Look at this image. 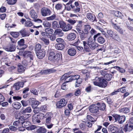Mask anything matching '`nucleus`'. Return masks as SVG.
Wrapping results in <instances>:
<instances>
[{
	"instance_id": "nucleus-1",
	"label": "nucleus",
	"mask_w": 133,
	"mask_h": 133,
	"mask_svg": "<svg viewBox=\"0 0 133 133\" xmlns=\"http://www.w3.org/2000/svg\"><path fill=\"white\" fill-rule=\"evenodd\" d=\"M97 35H94L93 37L94 39L91 37H89L88 39V44L90 48L92 49H95L96 46L95 41L96 40Z\"/></svg>"
},
{
	"instance_id": "nucleus-2",
	"label": "nucleus",
	"mask_w": 133,
	"mask_h": 133,
	"mask_svg": "<svg viewBox=\"0 0 133 133\" xmlns=\"http://www.w3.org/2000/svg\"><path fill=\"white\" fill-rule=\"evenodd\" d=\"M60 58L59 54L57 53L55 55L54 52L52 51L50 53L48 59L50 61H52L55 63H57L59 60Z\"/></svg>"
},
{
	"instance_id": "nucleus-3",
	"label": "nucleus",
	"mask_w": 133,
	"mask_h": 133,
	"mask_svg": "<svg viewBox=\"0 0 133 133\" xmlns=\"http://www.w3.org/2000/svg\"><path fill=\"white\" fill-rule=\"evenodd\" d=\"M112 116L115 119V121L117 122L120 124H122L125 120L126 117L124 116L113 114Z\"/></svg>"
},
{
	"instance_id": "nucleus-4",
	"label": "nucleus",
	"mask_w": 133,
	"mask_h": 133,
	"mask_svg": "<svg viewBox=\"0 0 133 133\" xmlns=\"http://www.w3.org/2000/svg\"><path fill=\"white\" fill-rule=\"evenodd\" d=\"M99 107L97 104H93L89 107L90 112L92 113L97 115L99 113Z\"/></svg>"
},
{
	"instance_id": "nucleus-5",
	"label": "nucleus",
	"mask_w": 133,
	"mask_h": 133,
	"mask_svg": "<svg viewBox=\"0 0 133 133\" xmlns=\"http://www.w3.org/2000/svg\"><path fill=\"white\" fill-rule=\"evenodd\" d=\"M44 116V114L42 113L38 114L37 115H34L32 116V121L34 123H40L41 121L39 119H41L42 117Z\"/></svg>"
},
{
	"instance_id": "nucleus-6",
	"label": "nucleus",
	"mask_w": 133,
	"mask_h": 133,
	"mask_svg": "<svg viewBox=\"0 0 133 133\" xmlns=\"http://www.w3.org/2000/svg\"><path fill=\"white\" fill-rule=\"evenodd\" d=\"M67 103V101L64 98H62L57 102L56 105L57 108H61L65 106Z\"/></svg>"
},
{
	"instance_id": "nucleus-7",
	"label": "nucleus",
	"mask_w": 133,
	"mask_h": 133,
	"mask_svg": "<svg viewBox=\"0 0 133 133\" xmlns=\"http://www.w3.org/2000/svg\"><path fill=\"white\" fill-rule=\"evenodd\" d=\"M41 11V15L43 17L50 15L51 12L49 9L45 8H42Z\"/></svg>"
},
{
	"instance_id": "nucleus-8",
	"label": "nucleus",
	"mask_w": 133,
	"mask_h": 133,
	"mask_svg": "<svg viewBox=\"0 0 133 133\" xmlns=\"http://www.w3.org/2000/svg\"><path fill=\"white\" fill-rule=\"evenodd\" d=\"M99 80V83H97L96 84L97 86L102 88H105L107 86V82L105 79L100 78V79Z\"/></svg>"
},
{
	"instance_id": "nucleus-9",
	"label": "nucleus",
	"mask_w": 133,
	"mask_h": 133,
	"mask_svg": "<svg viewBox=\"0 0 133 133\" xmlns=\"http://www.w3.org/2000/svg\"><path fill=\"white\" fill-rule=\"evenodd\" d=\"M3 48L6 51L11 52L14 51L15 50L16 47L15 45L14 44H10L4 47Z\"/></svg>"
},
{
	"instance_id": "nucleus-10",
	"label": "nucleus",
	"mask_w": 133,
	"mask_h": 133,
	"mask_svg": "<svg viewBox=\"0 0 133 133\" xmlns=\"http://www.w3.org/2000/svg\"><path fill=\"white\" fill-rule=\"evenodd\" d=\"M29 102L33 108L37 107L39 103V101H36L35 98H31L29 99Z\"/></svg>"
},
{
	"instance_id": "nucleus-11",
	"label": "nucleus",
	"mask_w": 133,
	"mask_h": 133,
	"mask_svg": "<svg viewBox=\"0 0 133 133\" xmlns=\"http://www.w3.org/2000/svg\"><path fill=\"white\" fill-rule=\"evenodd\" d=\"M24 83L23 82H16L13 86L12 89L15 90H19L20 88H22L23 87Z\"/></svg>"
},
{
	"instance_id": "nucleus-12",
	"label": "nucleus",
	"mask_w": 133,
	"mask_h": 133,
	"mask_svg": "<svg viewBox=\"0 0 133 133\" xmlns=\"http://www.w3.org/2000/svg\"><path fill=\"white\" fill-rule=\"evenodd\" d=\"M56 70L54 68H52L47 69L43 70L41 71L40 72V73L42 74H48L51 73H52L55 72L56 71Z\"/></svg>"
},
{
	"instance_id": "nucleus-13",
	"label": "nucleus",
	"mask_w": 133,
	"mask_h": 133,
	"mask_svg": "<svg viewBox=\"0 0 133 133\" xmlns=\"http://www.w3.org/2000/svg\"><path fill=\"white\" fill-rule=\"evenodd\" d=\"M118 128L113 125H109L108 128V131L112 133H116L118 131Z\"/></svg>"
},
{
	"instance_id": "nucleus-14",
	"label": "nucleus",
	"mask_w": 133,
	"mask_h": 133,
	"mask_svg": "<svg viewBox=\"0 0 133 133\" xmlns=\"http://www.w3.org/2000/svg\"><path fill=\"white\" fill-rule=\"evenodd\" d=\"M26 55L28 59H30L32 62L33 60L34 57L33 55L32 54H31L30 51H25L23 53V55L25 56Z\"/></svg>"
},
{
	"instance_id": "nucleus-15",
	"label": "nucleus",
	"mask_w": 133,
	"mask_h": 133,
	"mask_svg": "<svg viewBox=\"0 0 133 133\" xmlns=\"http://www.w3.org/2000/svg\"><path fill=\"white\" fill-rule=\"evenodd\" d=\"M101 34L98 33L96 35H98L96 41L98 43L100 44L103 43L105 42L104 38L102 36H99Z\"/></svg>"
},
{
	"instance_id": "nucleus-16",
	"label": "nucleus",
	"mask_w": 133,
	"mask_h": 133,
	"mask_svg": "<svg viewBox=\"0 0 133 133\" xmlns=\"http://www.w3.org/2000/svg\"><path fill=\"white\" fill-rule=\"evenodd\" d=\"M133 129V125L130 124H126L123 129V130L125 132L127 131H130Z\"/></svg>"
},
{
	"instance_id": "nucleus-17",
	"label": "nucleus",
	"mask_w": 133,
	"mask_h": 133,
	"mask_svg": "<svg viewBox=\"0 0 133 133\" xmlns=\"http://www.w3.org/2000/svg\"><path fill=\"white\" fill-rule=\"evenodd\" d=\"M37 53V56L39 59L42 58L45 55V51L42 50H40Z\"/></svg>"
},
{
	"instance_id": "nucleus-18",
	"label": "nucleus",
	"mask_w": 133,
	"mask_h": 133,
	"mask_svg": "<svg viewBox=\"0 0 133 133\" xmlns=\"http://www.w3.org/2000/svg\"><path fill=\"white\" fill-rule=\"evenodd\" d=\"M76 37V35L74 33H70L67 35V38L69 41L74 40Z\"/></svg>"
},
{
	"instance_id": "nucleus-19",
	"label": "nucleus",
	"mask_w": 133,
	"mask_h": 133,
	"mask_svg": "<svg viewBox=\"0 0 133 133\" xmlns=\"http://www.w3.org/2000/svg\"><path fill=\"white\" fill-rule=\"evenodd\" d=\"M82 21H78V23L76 26V29L78 33L82 31Z\"/></svg>"
},
{
	"instance_id": "nucleus-20",
	"label": "nucleus",
	"mask_w": 133,
	"mask_h": 133,
	"mask_svg": "<svg viewBox=\"0 0 133 133\" xmlns=\"http://www.w3.org/2000/svg\"><path fill=\"white\" fill-rule=\"evenodd\" d=\"M76 51L75 49L73 48H70L68 49V53L70 56H73L75 55Z\"/></svg>"
},
{
	"instance_id": "nucleus-21",
	"label": "nucleus",
	"mask_w": 133,
	"mask_h": 133,
	"mask_svg": "<svg viewBox=\"0 0 133 133\" xmlns=\"http://www.w3.org/2000/svg\"><path fill=\"white\" fill-rule=\"evenodd\" d=\"M19 33H20L21 35L23 37L28 36L30 35L29 33L26 31L24 29H22L19 31Z\"/></svg>"
},
{
	"instance_id": "nucleus-22",
	"label": "nucleus",
	"mask_w": 133,
	"mask_h": 133,
	"mask_svg": "<svg viewBox=\"0 0 133 133\" xmlns=\"http://www.w3.org/2000/svg\"><path fill=\"white\" fill-rule=\"evenodd\" d=\"M25 69V67L22 64L19 63L18 64L17 70L18 72H23L24 71Z\"/></svg>"
},
{
	"instance_id": "nucleus-23",
	"label": "nucleus",
	"mask_w": 133,
	"mask_h": 133,
	"mask_svg": "<svg viewBox=\"0 0 133 133\" xmlns=\"http://www.w3.org/2000/svg\"><path fill=\"white\" fill-rule=\"evenodd\" d=\"M29 14L31 18H32L35 19L37 17V14L33 9H31L30 10L29 12Z\"/></svg>"
},
{
	"instance_id": "nucleus-24",
	"label": "nucleus",
	"mask_w": 133,
	"mask_h": 133,
	"mask_svg": "<svg viewBox=\"0 0 133 133\" xmlns=\"http://www.w3.org/2000/svg\"><path fill=\"white\" fill-rule=\"evenodd\" d=\"M79 77H80V76L78 75L70 76L69 79V81H66V82H71L73 80H76L77 79H78V78H79Z\"/></svg>"
},
{
	"instance_id": "nucleus-25",
	"label": "nucleus",
	"mask_w": 133,
	"mask_h": 133,
	"mask_svg": "<svg viewBox=\"0 0 133 133\" xmlns=\"http://www.w3.org/2000/svg\"><path fill=\"white\" fill-rule=\"evenodd\" d=\"M12 107L16 109H19L21 107V103L17 102H14L12 104Z\"/></svg>"
},
{
	"instance_id": "nucleus-26",
	"label": "nucleus",
	"mask_w": 133,
	"mask_h": 133,
	"mask_svg": "<svg viewBox=\"0 0 133 133\" xmlns=\"http://www.w3.org/2000/svg\"><path fill=\"white\" fill-rule=\"evenodd\" d=\"M72 26L69 24H66L62 30L64 32L68 31L70 30L72 28Z\"/></svg>"
},
{
	"instance_id": "nucleus-27",
	"label": "nucleus",
	"mask_w": 133,
	"mask_h": 133,
	"mask_svg": "<svg viewBox=\"0 0 133 133\" xmlns=\"http://www.w3.org/2000/svg\"><path fill=\"white\" fill-rule=\"evenodd\" d=\"M80 36V38L84 40L85 38H86L88 36V34H86L82 31L81 32L78 33Z\"/></svg>"
},
{
	"instance_id": "nucleus-28",
	"label": "nucleus",
	"mask_w": 133,
	"mask_h": 133,
	"mask_svg": "<svg viewBox=\"0 0 133 133\" xmlns=\"http://www.w3.org/2000/svg\"><path fill=\"white\" fill-rule=\"evenodd\" d=\"M113 27L116 30L119 31L121 34H122L123 33V30L120 28V26H118L116 24L112 23Z\"/></svg>"
},
{
	"instance_id": "nucleus-29",
	"label": "nucleus",
	"mask_w": 133,
	"mask_h": 133,
	"mask_svg": "<svg viewBox=\"0 0 133 133\" xmlns=\"http://www.w3.org/2000/svg\"><path fill=\"white\" fill-rule=\"evenodd\" d=\"M33 62H32L31 61L29 60H24L22 62V65L25 66L27 65L31 66L33 64Z\"/></svg>"
},
{
	"instance_id": "nucleus-30",
	"label": "nucleus",
	"mask_w": 133,
	"mask_h": 133,
	"mask_svg": "<svg viewBox=\"0 0 133 133\" xmlns=\"http://www.w3.org/2000/svg\"><path fill=\"white\" fill-rule=\"evenodd\" d=\"M64 45L63 43H58L55 45V47L58 50H61L64 48Z\"/></svg>"
},
{
	"instance_id": "nucleus-31",
	"label": "nucleus",
	"mask_w": 133,
	"mask_h": 133,
	"mask_svg": "<svg viewBox=\"0 0 133 133\" xmlns=\"http://www.w3.org/2000/svg\"><path fill=\"white\" fill-rule=\"evenodd\" d=\"M52 28L54 29H55L59 28V23L57 21L52 22Z\"/></svg>"
},
{
	"instance_id": "nucleus-32",
	"label": "nucleus",
	"mask_w": 133,
	"mask_h": 133,
	"mask_svg": "<svg viewBox=\"0 0 133 133\" xmlns=\"http://www.w3.org/2000/svg\"><path fill=\"white\" fill-rule=\"evenodd\" d=\"M112 38L118 41H119L120 40V37L119 35L117 34V33L116 32H114L113 34V35L111 37Z\"/></svg>"
},
{
	"instance_id": "nucleus-33",
	"label": "nucleus",
	"mask_w": 133,
	"mask_h": 133,
	"mask_svg": "<svg viewBox=\"0 0 133 133\" xmlns=\"http://www.w3.org/2000/svg\"><path fill=\"white\" fill-rule=\"evenodd\" d=\"M54 33L56 35H58L60 36H62L63 35V33L60 29H56Z\"/></svg>"
},
{
	"instance_id": "nucleus-34",
	"label": "nucleus",
	"mask_w": 133,
	"mask_h": 133,
	"mask_svg": "<svg viewBox=\"0 0 133 133\" xmlns=\"http://www.w3.org/2000/svg\"><path fill=\"white\" fill-rule=\"evenodd\" d=\"M97 104L99 107V110L100 109L101 110L103 111L105 110L106 106L105 104L102 103L100 104L99 103H97Z\"/></svg>"
},
{
	"instance_id": "nucleus-35",
	"label": "nucleus",
	"mask_w": 133,
	"mask_h": 133,
	"mask_svg": "<svg viewBox=\"0 0 133 133\" xmlns=\"http://www.w3.org/2000/svg\"><path fill=\"white\" fill-rule=\"evenodd\" d=\"M82 79L81 78L79 77V78L77 79L75 82V85L76 87H78L80 86V84L82 82Z\"/></svg>"
},
{
	"instance_id": "nucleus-36",
	"label": "nucleus",
	"mask_w": 133,
	"mask_h": 133,
	"mask_svg": "<svg viewBox=\"0 0 133 133\" xmlns=\"http://www.w3.org/2000/svg\"><path fill=\"white\" fill-rule=\"evenodd\" d=\"M56 14H54L51 16L46 17V20L47 21H52L56 19Z\"/></svg>"
},
{
	"instance_id": "nucleus-37",
	"label": "nucleus",
	"mask_w": 133,
	"mask_h": 133,
	"mask_svg": "<svg viewBox=\"0 0 133 133\" xmlns=\"http://www.w3.org/2000/svg\"><path fill=\"white\" fill-rule=\"evenodd\" d=\"M90 26L89 25H86L84 26V32L86 34H88L89 31L91 29Z\"/></svg>"
},
{
	"instance_id": "nucleus-38",
	"label": "nucleus",
	"mask_w": 133,
	"mask_h": 133,
	"mask_svg": "<svg viewBox=\"0 0 133 133\" xmlns=\"http://www.w3.org/2000/svg\"><path fill=\"white\" fill-rule=\"evenodd\" d=\"M115 15L121 18H122L123 17V16L121 13L118 11H115L114 12Z\"/></svg>"
},
{
	"instance_id": "nucleus-39",
	"label": "nucleus",
	"mask_w": 133,
	"mask_h": 133,
	"mask_svg": "<svg viewBox=\"0 0 133 133\" xmlns=\"http://www.w3.org/2000/svg\"><path fill=\"white\" fill-rule=\"evenodd\" d=\"M94 15L90 13H88L87 14V17L89 20L92 21L94 18Z\"/></svg>"
},
{
	"instance_id": "nucleus-40",
	"label": "nucleus",
	"mask_w": 133,
	"mask_h": 133,
	"mask_svg": "<svg viewBox=\"0 0 133 133\" xmlns=\"http://www.w3.org/2000/svg\"><path fill=\"white\" fill-rule=\"evenodd\" d=\"M36 132L38 133H44L46 132V130L43 127H40L37 129Z\"/></svg>"
},
{
	"instance_id": "nucleus-41",
	"label": "nucleus",
	"mask_w": 133,
	"mask_h": 133,
	"mask_svg": "<svg viewBox=\"0 0 133 133\" xmlns=\"http://www.w3.org/2000/svg\"><path fill=\"white\" fill-rule=\"evenodd\" d=\"M71 8L73 9V11L76 13L80 11V7H76L74 6H72L71 5H70Z\"/></svg>"
},
{
	"instance_id": "nucleus-42",
	"label": "nucleus",
	"mask_w": 133,
	"mask_h": 133,
	"mask_svg": "<svg viewBox=\"0 0 133 133\" xmlns=\"http://www.w3.org/2000/svg\"><path fill=\"white\" fill-rule=\"evenodd\" d=\"M119 111L120 112L127 113L129 112L130 110L128 108H124L120 109Z\"/></svg>"
},
{
	"instance_id": "nucleus-43",
	"label": "nucleus",
	"mask_w": 133,
	"mask_h": 133,
	"mask_svg": "<svg viewBox=\"0 0 133 133\" xmlns=\"http://www.w3.org/2000/svg\"><path fill=\"white\" fill-rule=\"evenodd\" d=\"M11 35L14 37L17 38L18 37L19 35V32H12L10 33Z\"/></svg>"
},
{
	"instance_id": "nucleus-44",
	"label": "nucleus",
	"mask_w": 133,
	"mask_h": 133,
	"mask_svg": "<svg viewBox=\"0 0 133 133\" xmlns=\"http://www.w3.org/2000/svg\"><path fill=\"white\" fill-rule=\"evenodd\" d=\"M86 119L87 121H89L92 122H93L96 121V120L89 115H87Z\"/></svg>"
},
{
	"instance_id": "nucleus-45",
	"label": "nucleus",
	"mask_w": 133,
	"mask_h": 133,
	"mask_svg": "<svg viewBox=\"0 0 133 133\" xmlns=\"http://www.w3.org/2000/svg\"><path fill=\"white\" fill-rule=\"evenodd\" d=\"M32 111L30 107H28L26 108L24 110H23L22 112V114H24L26 112L30 113Z\"/></svg>"
},
{
	"instance_id": "nucleus-46",
	"label": "nucleus",
	"mask_w": 133,
	"mask_h": 133,
	"mask_svg": "<svg viewBox=\"0 0 133 133\" xmlns=\"http://www.w3.org/2000/svg\"><path fill=\"white\" fill-rule=\"evenodd\" d=\"M31 123L30 122L26 121H24L23 123L21 124L22 127H28V126H29Z\"/></svg>"
},
{
	"instance_id": "nucleus-47",
	"label": "nucleus",
	"mask_w": 133,
	"mask_h": 133,
	"mask_svg": "<svg viewBox=\"0 0 133 133\" xmlns=\"http://www.w3.org/2000/svg\"><path fill=\"white\" fill-rule=\"evenodd\" d=\"M67 22L70 24L71 25H73L75 23L77 20L74 19H69L67 21Z\"/></svg>"
},
{
	"instance_id": "nucleus-48",
	"label": "nucleus",
	"mask_w": 133,
	"mask_h": 133,
	"mask_svg": "<svg viewBox=\"0 0 133 133\" xmlns=\"http://www.w3.org/2000/svg\"><path fill=\"white\" fill-rule=\"evenodd\" d=\"M41 45L37 43L36 44L35 46V50L36 52H38L40 50H41Z\"/></svg>"
},
{
	"instance_id": "nucleus-49",
	"label": "nucleus",
	"mask_w": 133,
	"mask_h": 133,
	"mask_svg": "<svg viewBox=\"0 0 133 133\" xmlns=\"http://www.w3.org/2000/svg\"><path fill=\"white\" fill-rule=\"evenodd\" d=\"M59 27L62 29V30L63 29L65 26L66 24L65 23L62 21H60L59 22Z\"/></svg>"
},
{
	"instance_id": "nucleus-50",
	"label": "nucleus",
	"mask_w": 133,
	"mask_h": 133,
	"mask_svg": "<svg viewBox=\"0 0 133 133\" xmlns=\"http://www.w3.org/2000/svg\"><path fill=\"white\" fill-rule=\"evenodd\" d=\"M45 31L47 34H51L53 32L54 30L52 29L49 28L45 29Z\"/></svg>"
},
{
	"instance_id": "nucleus-51",
	"label": "nucleus",
	"mask_w": 133,
	"mask_h": 133,
	"mask_svg": "<svg viewBox=\"0 0 133 133\" xmlns=\"http://www.w3.org/2000/svg\"><path fill=\"white\" fill-rule=\"evenodd\" d=\"M13 125L16 127H17L18 129V128L21 126V124L19 121L18 120L15 121L13 123Z\"/></svg>"
},
{
	"instance_id": "nucleus-52",
	"label": "nucleus",
	"mask_w": 133,
	"mask_h": 133,
	"mask_svg": "<svg viewBox=\"0 0 133 133\" xmlns=\"http://www.w3.org/2000/svg\"><path fill=\"white\" fill-rule=\"evenodd\" d=\"M112 77V76L111 74H107L104 75L105 78L108 81L110 80Z\"/></svg>"
},
{
	"instance_id": "nucleus-53",
	"label": "nucleus",
	"mask_w": 133,
	"mask_h": 133,
	"mask_svg": "<svg viewBox=\"0 0 133 133\" xmlns=\"http://www.w3.org/2000/svg\"><path fill=\"white\" fill-rule=\"evenodd\" d=\"M24 25L26 27H31L33 25V23L29 21H26Z\"/></svg>"
},
{
	"instance_id": "nucleus-54",
	"label": "nucleus",
	"mask_w": 133,
	"mask_h": 133,
	"mask_svg": "<svg viewBox=\"0 0 133 133\" xmlns=\"http://www.w3.org/2000/svg\"><path fill=\"white\" fill-rule=\"evenodd\" d=\"M100 79V78L97 77H96L95 79L93 80L92 83L93 84L97 86V85H96V83H99V80Z\"/></svg>"
},
{
	"instance_id": "nucleus-55",
	"label": "nucleus",
	"mask_w": 133,
	"mask_h": 133,
	"mask_svg": "<svg viewBox=\"0 0 133 133\" xmlns=\"http://www.w3.org/2000/svg\"><path fill=\"white\" fill-rule=\"evenodd\" d=\"M43 24L45 28H50L51 26L50 23L47 21L44 22Z\"/></svg>"
},
{
	"instance_id": "nucleus-56",
	"label": "nucleus",
	"mask_w": 133,
	"mask_h": 133,
	"mask_svg": "<svg viewBox=\"0 0 133 133\" xmlns=\"http://www.w3.org/2000/svg\"><path fill=\"white\" fill-rule=\"evenodd\" d=\"M114 68L116 69L117 70L121 73H123L125 71V70L124 69L121 68L119 66H115L114 67Z\"/></svg>"
},
{
	"instance_id": "nucleus-57",
	"label": "nucleus",
	"mask_w": 133,
	"mask_h": 133,
	"mask_svg": "<svg viewBox=\"0 0 133 133\" xmlns=\"http://www.w3.org/2000/svg\"><path fill=\"white\" fill-rule=\"evenodd\" d=\"M68 74H64L62 77L61 78V80H65L67 78H68V79L69 78V77H70V76L68 75Z\"/></svg>"
},
{
	"instance_id": "nucleus-58",
	"label": "nucleus",
	"mask_w": 133,
	"mask_h": 133,
	"mask_svg": "<svg viewBox=\"0 0 133 133\" xmlns=\"http://www.w3.org/2000/svg\"><path fill=\"white\" fill-rule=\"evenodd\" d=\"M25 119L24 118V116H21L19 117V119L18 121H19V122L21 124H22L25 121Z\"/></svg>"
},
{
	"instance_id": "nucleus-59",
	"label": "nucleus",
	"mask_w": 133,
	"mask_h": 133,
	"mask_svg": "<svg viewBox=\"0 0 133 133\" xmlns=\"http://www.w3.org/2000/svg\"><path fill=\"white\" fill-rule=\"evenodd\" d=\"M51 118L50 116H46V118L45 120V124H49L50 123Z\"/></svg>"
},
{
	"instance_id": "nucleus-60",
	"label": "nucleus",
	"mask_w": 133,
	"mask_h": 133,
	"mask_svg": "<svg viewBox=\"0 0 133 133\" xmlns=\"http://www.w3.org/2000/svg\"><path fill=\"white\" fill-rule=\"evenodd\" d=\"M7 3L10 5H13L15 4L16 2V0H7Z\"/></svg>"
},
{
	"instance_id": "nucleus-61",
	"label": "nucleus",
	"mask_w": 133,
	"mask_h": 133,
	"mask_svg": "<svg viewBox=\"0 0 133 133\" xmlns=\"http://www.w3.org/2000/svg\"><path fill=\"white\" fill-rule=\"evenodd\" d=\"M41 39V40L45 44L48 45L49 44V41L48 39H46L43 37Z\"/></svg>"
},
{
	"instance_id": "nucleus-62",
	"label": "nucleus",
	"mask_w": 133,
	"mask_h": 133,
	"mask_svg": "<svg viewBox=\"0 0 133 133\" xmlns=\"http://www.w3.org/2000/svg\"><path fill=\"white\" fill-rule=\"evenodd\" d=\"M46 106L45 105L41 106L40 108V111L42 112H45L46 110Z\"/></svg>"
},
{
	"instance_id": "nucleus-63",
	"label": "nucleus",
	"mask_w": 133,
	"mask_h": 133,
	"mask_svg": "<svg viewBox=\"0 0 133 133\" xmlns=\"http://www.w3.org/2000/svg\"><path fill=\"white\" fill-rule=\"evenodd\" d=\"M18 45L20 46H24V40L23 39H21L19 41H18Z\"/></svg>"
},
{
	"instance_id": "nucleus-64",
	"label": "nucleus",
	"mask_w": 133,
	"mask_h": 133,
	"mask_svg": "<svg viewBox=\"0 0 133 133\" xmlns=\"http://www.w3.org/2000/svg\"><path fill=\"white\" fill-rule=\"evenodd\" d=\"M62 4L58 3L56 4L55 8L57 10H58L61 9L62 8Z\"/></svg>"
}]
</instances>
